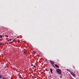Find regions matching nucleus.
<instances>
[{
  "label": "nucleus",
  "mask_w": 79,
  "mask_h": 79,
  "mask_svg": "<svg viewBox=\"0 0 79 79\" xmlns=\"http://www.w3.org/2000/svg\"><path fill=\"white\" fill-rule=\"evenodd\" d=\"M56 71L60 75H61V70L60 69H57L56 70Z\"/></svg>",
  "instance_id": "1"
},
{
  "label": "nucleus",
  "mask_w": 79,
  "mask_h": 79,
  "mask_svg": "<svg viewBox=\"0 0 79 79\" xmlns=\"http://www.w3.org/2000/svg\"><path fill=\"white\" fill-rule=\"evenodd\" d=\"M70 74L71 75L73 76V77H76V75L73 72H71L70 73Z\"/></svg>",
  "instance_id": "2"
},
{
  "label": "nucleus",
  "mask_w": 79,
  "mask_h": 79,
  "mask_svg": "<svg viewBox=\"0 0 79 79\" xmlns=\"http://www.w3.org/2000/svg\"><path fill=\"white\" fill-rule=\"evenodd\" d=\"M50 63H51V64L52 65V66L54 65L55 64V63L54 62H53L52 60H50L49 61Z\"/></svg>",
  "instance_id": "3"
},
{
  "label": "nucleus",
  "mask_w": 79,
  "mask_h": 79,
  "mask_svg": "<svg viewBox=\"0 0 79 79\" xmlns=\"http://www.w3.org/2000/svg\"><path fill=\"white\" fill-rule=\"evenodd\" d=\"M50 71L51 73H53V72H52L53 71V70H52V69L50 68Z\"/></svg>",
  "instance_id": "4"
},
{
  "label": "nucleus",
  "mask_w": 79,
  "mask_h": 79,
  "mask_svg": "<svg viewBox=\"0 0 79 79\" xmlns=\"http://www.w3.org/2000/svg\"><path fill=\"white\" fill-rule=\"evenodd\" d=\"M55 66H56V67L58 68H60V67H59V66H58V65L56 64H55Z\"/></svg>",
  "instance_id": "5"
},
{
  "label": "nucleus",
  "mask_w": 79,
  "mask_h": 79,
  "mask_svg": "<svg viewBox=\"0 0 79 79\" xmlns=\"http://www.w3.org/2000/svg\"><path fill=\"white\" fill-rule=\"evenodd\" d=\"M19 78H20V79H23V78H22V77H21V76H20V75H19Z\"/></svg>",
  "instance_id": "6"
},
{
  "label": "nucleus",
  "mask_w": 79,
  "mask_h": 79,
  "mask_svg": "<svg viewBox=\"0 0 79 79\" xmlns=\"http://www.w3.org/2000/svg\"><path fill=\"white\" fill-rule=\"evenodd\" d=\"M32 66H33V67H35V66L33 64H32L31 65Z\"/></svg>",
  "instance_id": "7"
},
{
  "label": "nucleus",
  "mask_w": 79,
  "mask_h": 79,
  "mask_svg": "<svg viewBox=\"0 0 79 79\" xmlns=\"http://www.w3.org/2000/svg\"><path fill=\"white\" fill-rule=\"evenodd\" d=\"M11 39H10L8 40V42H9V41H11Z\"/></svg>",
  "instance_id": "8"
},
{
  "label": "nucleus",
  "mask_w": 79,
  "mask_h": 79,
  "mask_svg": "<svg viewBox=\"0 0 79 79\" xmlns=\"http://www.w3.org/2000/svg\"><path fill=\"white\" fill-rule=\"evenodd\" d=\"M20 42V40L19 39L18 40V43H19Z\"/></svg>",
  "instance_id": "9"
},
{
  "label": "nucleus",
  "mask_w": 79,
  "mask_h": 79,
  "mask_svg": "<svg viewBox=\"0 0 79 79\" xmlns=\"http://www.w3.org/2000/svg\"><path fill=\"white\" fill-rule=\"evenodd\" d=\"M0 38H2V37H3V36H2V35H0Z\"/></svg>",
  "instance_id": "10"
},
{
  "label": "nucleus",
  "mask_w": 79,
  "mask_h": 79,
  "mask_svg": "<svg viewBox=\"0 0 79 79\" xmlns=\"http://www.w3.org/2000/svg\"><path fill=\"white\" fill-rule=\"evenodd\" d=\"M33 52L34 53H36V52H35V51H33Z\"/></svg>",
  "instance_id": "11"
},
{
  "label": "nucleus",
  "mask_w": 79,
  "mask_h": 79,
  "mask_svg": "<svg viewBox=\"0 0 79 79\" xmlns=\"http://www.w3.org/2000/svg\"><path fill=\"white\" fill-rule=\"evenodd\" d=\"M0 45H2V43H1V42L0 41Z\"/></svg>",
  "instance_id": "12"
},
{
  "label": "nucleus",
  "mask_w": 79,
  "mask_h": 79,
  "mask_svg": "<svg viewBox=\"0 0 79 79\" xmlns=\"http://www.w3.org/2000/svg\"><path fill=\"white\" fill-rule=\"evenodd\" d=\"M2 76H1V75L0 74V78H2Z\"/></svg>",
  "instance_id": "13"
},
{
  "label": "nucleus",
  "mask_w": 79,
  "mask_h": 79,
  "mask_svg": "<svg viewBox=\"0 0 79 79\" xmlns=\"http://www.w3.org/2000/svg\"><path fill=\"white\" fill-rule=\"evenodd\" d=\"M60 78H62V76H60Z\"/></svg>",
  "instance_id": "14"
},
{
  "label": "nucleus",
  "mask_w": 79,
  "mask_h": 79,
  "mask_svg": "<svg viewBox=\"0 0 79 79\" xmlns=\"http://www.w3.org/2000/svg\"><path fill=\"white\" fill-rule=\"evenodd\" d=\"M67 71H70V70L69 69H68Z\"/></svg>",
  "instance_id": "15"
},
{
  "label": "nucleus",
  "mask_w": 79,
  "mask_h": 79,
  "mask_svg": "<svg viewBox=\"0 0 79 79\" xmlns=\"http://www.w3.org/2000/svg\"><path fill=\"white\" fill-rule=\"evenodd\" d=\"M52 66H53V67H54V68H55L56 67L54 66H53V65H52Z\"/></svg>",
  "instance_id": "16"
},
{
  "label": "nucleus",
  "mask_w": 79,
  "mask_h": 79,
  "mask_svg": "<svg viewBox=\"0 0 79 79\" xmlns=\"http://www.w3.org/2000/svg\"><path fill=\"white\" fill-rule=\"evenodd\" d=\"M5 77H3V79H4Z\"/></svg>",
  "instance_id": "17"
},
{
  "label": "nucleus",
  "mask_w": 79,
  "mask_h": 79,
  "mask_svg": "<svg viewBox=\"0 0 79 79\" xmlns=\"http://www.w3.org/2000/svg\"><path fill=\"white\" fill-rule=\"evenodd\" d=\"M2 79H6V77H5L4 78H3Z\"/></svg>",
  "instance_id": "18"
},
{
  "label": "nucleus",
  "mask_w": 79,
  "mask_h": 79,
  "mask_svg": "<svg viewBox=\"0 0 79 79\" xmlns=\"http://www.w3.org/2000/svg\"><path fill=\"white\" fill-rule=\"evenodd\" d=\"M7 44H8V43H7Z\"/></svg>",
  "instance_id": "19"
},
{
  "label": "nucleus",
  "mask_w": 79,
  "mask_h": 79,
  "mask_svg": "<svg viewBox=\"0 0 79 79\" xmlns=\"http://www.w3.org/2000/svg\"><path fill=\"white\" fill-rule=\"evenodd\" d=\"M45 61H47V60H46Z\"/></svg>",
  "instance_id": "20"
},
{
  "label": "nucleus",
  "mask_w": 79,
  "mask_h": 79,
  "mask_svg": "<svg viewBox=\"0 0 79 79\" xmlns=\"http://www.w3.org/2000/svg\"><path fill=\"white\" fill-rule=\"evenodd\" d=\"M6 66H5V68H6Z\"/></svg>",
  "instance_id": "21"
}]
</instances>
